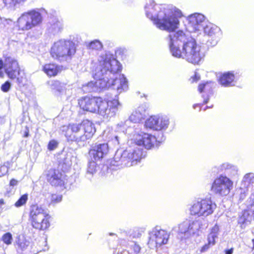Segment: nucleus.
I'll return each mask as SVG.
<instances>
[{"instance_id": "nucleus-1", "label": "nucleus", "mask_w": 254, "mask_h": 254, "mask_svg": "<svg viewBox=\"0 0 254 254\" xmlns=\"http://www.w3.org/2000/svg\"><path fill=\"white\" fill-rule=\"evenodd\" d=\"M169 45L173 56L183 58L189 63L196 64L200 61V47L195 40L183 31H179L169 36Z\"/></svg>"}, {"instance_id": "nucleus-2", "label": "nucleus", "mask_w": 254, "mask_h": 254, "mask_svg": "<svg viewBox=\"0 0 254 254\" xmlns=\"http://www.w3.org/2000/svg\"><path fill=\"white\" fill-rule=\"evenodd\" d=\"M79 105L84 111L97 113L105 119L116 116L122 104L118 99L110 100L103 99L101 97H85L79 100Z\"/></svg>"}, {"instance_id": "nucleus-3", "label": "nucleus", "mask_w": 254, "mask_h": 254, "mask_svg": "<svg viewBox=\"0 0 254 254\" xmlns=\"http://www.w3.org/2000/svg\"><path fill=\"white\" fill-rule=\"evenodd\" d=\"M98 61L99 64L94 75L97 90L110 88L109 82L111 75L114 76L116 72L121 70L120 63L111 54L102 55L99 57Z\"/></svg>"}, {"instance_id": "nucleus-4", "label": "nucleus", "mask_w": 254, "mask_h": 254, "mask_svg": "<svg viewBox=\"0 0 254 254\" xmlns=\"http://www.w3.org/2000/svg\"><path fill=\"white\" fill-rule=\"evenodd\" d=\"M62 131L69 141L77 143L85 142L90 139L96 131L94 124L88 120L80 124H70L67 127L63 126Z\"/></svg>"}, {"instance_id": "nucleus-5", "label": "nucleus", "mask_w": 254, "mask_h": 254, "mask_svg": "<svg viewBox=\"0 0 254 254\" xmlns=\"http://www.w3.org/2000/svg\"><path fill=\"white\" fill-rule=\"evenodd\" d=\"M158 14H149L150 17L157 16V21L155 23L156 26L161 30H164L174 33V31L178 28L179 21L177 17L181 16V11L173 6H164ZM147 12H149L147 11ZM171 33L170 34V35Z\"/></svg>"}, {"instance_id": "nucleus-6", "label": "nucleus", "mask_w": 254, "mask_h": 254, "mask_svg": "<svg viewBox=\"0 0 254 254\" xmlns=\"http://www.w3.org/2000/svg\"><path fill=\"white\" fill-rule=\"evenodd\" d=\"M50 216L46 209L37 204L31 206L29 220L32 226L39 230H44L50 226Z\"/></svg>"}, {"instance_id": "nucleus-7", "label": "nucleus", "mask_w": 254, "mask_h": 254, "mask_svg": "<svg viewBox=\"0 0 254 254\" xmlns=\"http://www.w3.org/2000/svg\"><path fill=\"white\" fill-rule=\"evenodd\" d=\"M75 53L74 43L68 40H60L55 42L51 49L52 57L61 61L70 59Z\"/></svg>"}, {"instance_id": "nucleus-8", "label": "nucleus", "mask_w": 254, "mask_h": 254, "mask_svg": "<svg viewBox=\"0 0 254 254\" xmlns=\"http://www.w3.org/2000/svg\"><path fill=\"white\" fill-rule=\"evenodd\" d=\"M43 20L41 13L33 9L22 13L17 20L19 30L28 31L40 25Z\"/></svg>"}, {"instance_id": "nucleus-9", "label": "nucleus", "mask_w": 254, "mask_h": 254, "mask_svg": "<svg viewBox=\"0 0 254 254\" xmlns=\"http://www.w3.org/2000/svg\"><path fill=\"white\" fill-rule=\"evenodd\" d=\"M142 156V150L138 147H135L133 149L128 148L124 150L123 152L118 151L114 156V161L117 163L114 164L116 166H129V162H131V164L134 161L139 160Z\"/></svg>"}, {"instance_id": "nucleus-10", "label": "nucleus", "mask_w": 254, "mask_h": 254, "mask_svg": "<svg viewBox=\"0 0 254 254\" xmlns=\"http://www.w3.org/2000/svg\"><path fill=\"white\" fill-rule=\"evenodd\" d=\"M216 205L210 199L206 198L195 201L190 210L191 215L198 217H207L213 213Z\"/></svg>"}, {"instance_id": "nucleus-11", "label": "nucleus", "mask_w": 254, "mask_h": 254, "mask_svg": "<svg viewBox=\"0 0 254 254\" xmlns=\"http://www.w3.org/2000/svg\"><path fill=\"white\" fill-rule=\"evenodd\" d=\"M120 136L118 135L110 133L108 135V143L96 144L92 147L89 151V154L94 159L99 160L106 156L109 151V145L116 146L120 143Z\"/></svg>"}, {"instance_id": "nucleus-12", "label": "nucleus", "mask_w": 254, "mask_h": 254, "mask_svg": "<svg viewBox=\"0 0 254 254\" xmlns=\"http://www.w3.org/2000/svg\"><path fill=\"white\" fill-rule=\"evenodd\" d=\"M206 220L200 219L195 221L186 220L181 223L178 227V232L189 237L195 234L198 235V232L207 227Z\"/></svg>"}, {"instance_id": "nucleus-13", "label": "nucleus", "mask_w": 254, "mask_h": 254, "mask_svg": "<svg viewBox=\"0 0 254 254\" xmlns=\"http://www.w3.org/2000/svg\"><path fill=\"white\" fill-rule=\"evenodd\" d=\"M146 106L145 105L139 106L132 114L130 116L129 120H127L124 123L121 122L118 124L119 130L122 131L125 134H129L132 128L129 125L131 122L137 123L143 119L146 116Z\"/></svg>"}, {"instance_id": "nucleus-14", "label": "nucleus", "mask_w": 254, "mask_h": 254, "mask_svg": "<svg viewBox=\"0 0 254 254\" xmlns=\"http://www.w3.org/2000/svg\"><path fill=\"white\" fill-rule=\"evenodd\" d=\"M5 72L12 79H16L18 84H23V76L20 75V69L16 60L11 57L5 59L4 64Z\"/></svg>"}, {"instance_id": "nucleus-15", "label": "nucleus", "mask_w": 254, "mask_h": 254, "mask_svg": "<svg viewBox=\"0 0 254 254\" xmlns=\"http://www.w3.org/2000/svg\"><path fill=\"white\" fill-rule=\"evenodd\" d=\"M233 187V182L228 177L220 176L214 181L211 190L215 193L225 196L228 194Z\"/></svg>"}, {"instance_id": "nucleus-16", "label": "nucleus", "mask_w": 254, "mask_h": 254, "mask_svg": "<svg viewBox=\"0 0 254 254\" xmlns=\"http://www.w3.org/2000/svg\"><path fill=\"white\" fill-rule=\"evenodd\" d=\"M131 139L138 146H143L147 149H152L157 145L155 136L142 131H135Z\"/></svg>"}, {"instance_id": "nucleus-17", "label": "nucleus", "mask_w": 254, "mask_h": 254, "mask_svg": "<svg viewBox=\"0 0 254 254\" xmlns=\"http://www.w3.org/2000/svg\"><path fill=\"white\" fill-rule=\"evenodd\" d=\"M148 244L151 247H160L166 244L169 238V234L159 227L154 228L149 234Z\"/></svg>"}, {"instance_id": "nucleus-18", "label": "nucleus", "mask_w": 254, "mask_h": 254, "mask_svg": "<svg viewBox=\"0 0 254 254\" xmlns=\"http://www.w3.org/2000/svg\"><path fill=\"white\" fill-rule=\"evenodd\" d=\"M169 125V121L167 117L153 116L145 121L144 126L146 128L159 131L166 130Z\"/></svg>"}, {"instance_id": "nucleus-19", "label": "nucleus", "mask_w": 254, "mask_h": 254, "mask_svg": "<svg viewBox=\"0 0 254 254\" xmlns=\"http://www.w3.org/2000/svg\"><path fill=\"white\" fill-rule=\"evenodd\" d=\"M119 71L116 72L111 78L109 82V86L114 89H116L119 93L127 91L128 89V82L124 74H118Z\"/></svg>"}, {"instance_id": "nucleus-20", "label": "nucleus", "mask_w": 254, "mask_h": 254, "mask_svg": "<svg viewBox=\"0 0 254 254\" xmlns=\"http://www.w3.org/2000/svg\"><path fill=\"white\" fill-rule=\"evenodd\" d=\"M189 27L193 32L199 31L207 25L205 16L200 13H195L189 17Z\"/></svg>"}, {"instance_id": "nucleus-21", "label": "nucleus", "mask_w": 254, "mask_h": 254, "mask_svg": "<svg viewBox=\"0 0 254 254\" xmlns=\"http://www.w3.org/2000/svg\"><path fill=\"white\" fill-rule=\"evenodd\" d=\"M252 220H254V205H252L251 209L245 210L239 217L238 222L242 229H245L249 225Z\"/></svg>"}, {"instance_id": "nucleus-22", "label": "nucleus", "mask_w": 254, "mask_h": 254, "mask_svg": "<svg viewBox=\"0 0 254 254\" xmlns=\"http://www.w3.org/2000/svg\"><path fill=\"white\" fill-rule=\"evenodd\" d=\"M47 178L48 182L52 186H62L64 185L62 175L59 170L50 169L48 171Z\"/></svg>"}, {"instance_id": "nucleus-23", "label": "nucleus", "mask_w": 254, "mask_h": 254, "mask_svg": "<svg viewBox=\"0 0 254 254\" xmlns=\"http://www.w3.org/2000/svg\"><path fill=\"white\" fill-rule=\"evenodd\" d=\"M202 30L205 35L213 39H217L221 35L220 29L211 23L207 24Z\"/></svg>"}, {"instance_id": "nucleus-24", "label": "nucleus", "mask_w": 254, "mask_h": 254, "mask_svg": "<svg viewBox=\"0 0 254 254\" xmlns=\"http://www.w3.org/2000/svg\"><path fill=\"white\" fill-rule=\"evenodd\" d=\"M165 5H162L160 6V5L156 4L154 3L153 1H150L149 4H147V5L145 7V11H146V14L148 18L151 19L152 20H153L154 21V23L157 21V16H155V17H150L147 15V11H149L148 13H149V14H155L156 13L157 14H158L159 12L161 10H162V8Z\"/></svg>"}, {"instance_id": "nucleus-25", "label": "nucleus", "mask_w": 254, "mask_h": 254, "mask_svg": "<svg viewBox=\"0 0 254 254\" xmlns=\"http://www.w3.org/2000/svg\"><path fill=\"white\" fill-rule=\"evenodd\" d=\"M219 82L221 85L225 87L234 86L235 85L234 74L230 72L224 73L219 77Z\"/></svg>"}, {"instance_id": "nucleus-26", "label": "nucleus", "mask_w": 254, "mask_h": 254, "mask_svg": "<svg viewBox=\"0 0 254 254\" xmlns=\"http://www.w3.org/2000/svg\"><path fill=\"white\" fill-rule=\"evenodd\" d=\"M220 170L221 171H224L226 174L231 177L236 176L238 171L237 166L228 163H224L221 165Z\"/></svg>"}, {"instance_id": "nucleus-27", "label": "nucleus", "mask_w": 254, "mask_h": 254, "mask_svg": "<svg viewBox=\"0 0 254 254\" xmlns=\"http://www.w3.org/2000/svg\"><path fill=\"white\" fill-rule=\"evenodd\" d=\"M44 71L49 76H54L56 75L61 70L60 66L55 64H46L43 67Z\"/></svg>"}, {"instance_id": "nucleus-28", "label": "nucleus", "mask_w": 254, "mask_h": 254, "mask_svg": "<svg viewBox=\"0 0 254 254\" xmlns=\"http://www.w3.org/2000/svg\"><path fill=\"white\" fill-rule=\"evenodd\" d=\"M30 243L23 236H19L16 241L17 249L18 252H23L28 249Z\"/></svg>"}, {"instance_id": "nucleus-29", "label": "nucleus", "mask_w": 254, "mask_h": 254, "mask_svg": "<svg viewBox=\"0 0 254 254\" xmlns=\"http://www.w3.org/2000/svg\"><path fill=\"white\" fill-rule=\"evenodd\" d=\"M26 0H2L4 6L8 9L15 10L19 5Z\"/></svg>"}, {"instance_id": "nucleus-30", "label": "nucleus", "mask_w": 254, "mask_h": 254, "mask_svg": "<svg viewBox=\"0 0 254 254\" xmlns=\"http://www.w3.org/2000/svg\"><path fill=\"white\" fill-rule=\"evenodd\" d=\"M219 232V227L215 225L211 230L207 237L208 243L213 246L215 244V239L217 238Z\"/></svg>"}, {"instance_id": "nucleus-31", "label": "nucleus", "mask_w": 254, "mask_h": 254, "mask_svg": "<svg viewBox=\"0 0 254 254\" xmlns=\"http://www.w3.org/2000/svg\"><path fill=\"white\" fill-rule=\"evenodd\" d=\"M52 90L59 93L64 92L65 89V85L58 80H53L50 84Z\"/></svg>"}, {"instance_id": "nucleus-32", "label": "nucleus", "mask_w": 254, "mask_h": 254, "mask_svg": "<svg viewBox=\"0 0 254 254\" xmlns=\"http://www.w3.org/2000/svg\"><path fill=\"white\" fill-rule=\"evenodd\" d=\"M97 164L94 161H90L88 163L85 176L90 179L93 175L96 172Z\"/></svg>"}, {"instance_id": "nucleus-33", "label": "nucleus", "mask_w": 254, "mask_h": 254, "mask_svg": "<svg viewBox=\"0 0 254 254\" xmlns=\"http://www.w3.org/2000/svg\"><path fill=\"white\" fill-rule=\"evenodd\" d=\"M254 183V173H249L246 174L243 177L241 184L242 186L249 187Z\"/></svg>"}, {"instance_id": "nucleus-34", "label": "nucleus", "mask_w": 254, "mask_h": 254, "mask_svg": "<svg viewBox=\"0 0 254 254\" xmlns=\"http://www.w3.org/2000/svg\"><path fill=\"white\" fill-rule=\"evenodd\" d=\"M249 188L246 186H242L241 184L240 188L237 190L239 194V199L241 200L245 199L248 192Z\"/></svg>"}, {"instance_id": "nucleus-35", "label": "nucleus", "mask_w": 254, "mask_h": 254, "mask_svg": "<svg viewBox=\"0 0 254 254\" xmlns=\"http://www.w3.org/2000/svg\"><path fill=\"white\" fill-rule=\"evenodd\" d=\"M213 85L214 83L211 81L206 82L205 83L200 84L198 86V91L200 93L204 91H209Z\"/></svg>"}, {"instance_id": "nucleus-36", "label": "nucleus", "mask_w": 254, "mask_h": 254, "mask_svg": "<svg viewBox=\"0 0 254 254\" xmlns=\"http://www.w3.org/2000/svg\"><path fill=\"white\" fill-rule=\"evenodd\" d=\"M1 239L6 245H10L13 240L12 234L9 232L6 233L2 236Z\"/></svg>"}, {"instance_id": "nucleus-37", "label": "nucleus", "mask_w": 254, "mask_h": 254, "mask_svg": "<svg viewBox=\"0 0 254 254\" xmlns=\"http://www.w3.org/2000/svg\"><path fill=\"white\" fill-rule=\"evenodd\" d=\"M88 47L89 49L98 50L102 48V45L99 41L96 40L90 42Z\"/></svg>"}, {"instance_id": "nucleus-38", "label": "nucleus", "mask_w": 254, "mask_h": 254, "mask_svg": "<svg viewBox=\"0 0 254 254\" xmlns=\"http://www.w3.org/2000/svg\"><path fill=\"white\" fill-rule=\"evenodd\" d=\"M28 199V195L26 194L22 195L19 199L15 202V206L17 207H20L24 205Z\"/></svg>"}, {"instance_id": "nucleus-39", "label": "nucleus", "mask_w": 254, "mask_h": 254, "mask_svg": "<svg viewBox=\"0 0 254 254\" xmlns=\"http://www.w3.org/2000/svg\"><path fill=\"white\" fill-rule=\"evenodd\" d=\"M144 232V229L143 228H135L132 232L130 234V236H131L133 238H139L142 233Z\"/></svg>"}, {"instance_id": "nucleus-40", "label": "nucleus", "mask_w": 254, "mask_h": 254, "mask_svg": "<svg viewBox=\"0 0 254 254\" xmlns=\"http://www.w3.org/2000/svg\"><path fill=\"white\" fill-rule=\"evenodd\" d=\"M84 87H87L88 88L87 92H93V91H96L97 90V87L95 86V80L93 81H92L84 86Z\"/></svg>"}, {"instance_id": "nucleus-41", "label": "nucleus", "mask_w": 254, "mask_h": 254, "mask_svg": "<svg viewBox=\"0 0 254 254\" xmlns=\"http://www.w3.org/2000/svg\"><path fill=\"white\" fill-rule=\"evenodd\" d=\"M61 28V24L60 22L57 21L56 23H54L51 25L50 29L51 30V32L53 33H56L59 32Z\"/></svg>"}, {"instance_id": "nucleus-42", "label": "nucleus", "mask_w": 254, "mask_h": 254, "mask_svg": "<svg viewBox=\"0 0 254 254\" xmlns=\"http://www.w3.org/2000/svg\"><path fill=\"white\" fill-rule=\"evenodd\" d=\"M62 199V196L61 195L52 194L51 195V202L54 203H56L61 201Z\"/></svg>"}, {"instance_id": "nucleus-43", "label": "nucleus", "mask_w": 254, "mask_h": 254, "mask_svg": "<svg viewBox=\"0 0 254 254\" xmlns=\"http://www.w3.org/2000/svg\"><path fill=\"white\" fill-rule=\"evenodd\" d=\"M211 246H212V245L207 243L202 246L199 250H197L196 252L198 254H201V253L206 252Z\"/></svg>"}, {"instance_id": "nucleus-44", "label": "nucleus", "mask_w": 254, "mask_h": 254, "mask_svg": "<svg viewBox=\"0 0 254 254\" xmlns=\"http://www.w3.org/2000/svg\"><path fill=\"white\" fill-rule=\"evenodd\" d=\"M11 87V83L9 81H6L1 85V89L3 92H7Z\"/></svg>"}, {"instance_id": "nucleus-45", "label": "nucleus", "mask_w": 254, "mask_h": 254, "mask_svg": "<svg viewBox=\"0 0 254 254\" xmlns=\"http://www.w3.org/2000/svg\"><path fill=\"white\" fill-rule=\"evenodd\" d=\"M57 146H58V142L55 140H52L50 141L49 143L48 149L50 150H54L55 149H56L57 148Z\"/></svg>"}, {"instance_id": "nucleus-46", "label": "nucleus", "mask_w": 254, "mask_h": 254, "mask_svg": "<svg viewBox=\"0 0 254 254\" xmlns=\"http://www.w3.org/2000/svg\"><path fill=\"white\" fill-rule=\"evenodd\" d=\"M130 246L135 254H139L141 248L138 244L133 243Z\"/></svg>"}, {"instance_id": "nucleus-47", "label": "nucleus", "mask_w": 254, "mask_h": 254, "mask_svg": "<svg viewBox=\"0 0 254 254\" xmlns=\"http://www.w3.org/2000/svg\"><path fill=\"white\" fill-rule=\"evenodd\" d=\"M0 171L2 172V175H4L8 172V168L6 166L3 165L0 167Z\"/></svg>"}, {"instance_id": "nucleus-48", "label": "nucleus", "mask_w": 254, "mask_h": 254, "mask_svg": "<svg viewBox=\"0 0 254 254\" xmlns=\"http://www.w3.org/2000/svg\"><path fill=\"white\" fill-rule=\"evenodd\" d=\"M192 82L197 81L200 79V76L195 72L193 77H192Z\"/></svg>"}, {"instance_id": "nucleus-49", "label": "nucleus", "mask_w": 254, "mask_h": 254, "mask_svg": "<svg viewBox=\"0 0 254 254\" xmlns=\"http://www.w3.org/2000/svg\"><path fill=\"white\" fill-rule=\"evenodd\" d=\"M18 181L15 179H12L10 180L9 185L10 186H15L17 185Z\"/></svg>"}, {"instance_id": "nucleus-50", "label": "nucleus", "mask_w": 254, "mask_h": 254, "mask_svg": "<svg viewBox=\"0 0 254 254\" xmlns=\"http://www.w3.org/2000/svg\"><path fill=\"white\" fill-rule=\"evenodd\" d=\"M233 252V249L231 248L230 249L227 250L225 251L226 254H232Z\"/></svg>"}, {"instance_id": "nucleus-51", "label": "nucleus", "mask_w": 254, "mask_h": 254, "mask_svg": "<svg viewBox=\"0 0 254 254\" xmlns=\"http://www.w3.org/2000/svg\"><path fill=\"white\" fill-rule=\"evenodd\" d=\"M4 63H3L1 60H0V70L3 67L4 68Z\"/></svg>"}, {"instance_id": "nucleus-52", "label": "nucleus", "mask_w": 254, "mask_h": 254, "mask_svg": "<svg viewBox=\"0 0 254 254\" xmlns=\"http://www.w3.org/2000/svg\"><path fill=\"white\" fill-rule=\"evenodd\" d=\"M29 136V130L27 129L26 131H25L24 137H27Z\"/></svg>"}, {"instance_id": "nucleus-53", "label": "nucleus", "mask_w": 254, "mask_h": 254, "mask_svg": "<svg viewBox=\"0 0 254 254\" xmlns=\"http://www.w3.org/2000/svg\"><path fill=\"white\" fill-rule=\"evenodd\" d=\"M4 204V200L3 199H0V206Z\"/></svg>"}, {"instance_id": "nucleus-54", "label": "nucleus", "mask_w": 254, "mask_h": 254, "mask_svg": "<svg viewBox=\"0 0 254 254\" xmlns=\"http://www.w3.org/2000/svg\"><path fill=\"white\" fill-rule=\"evenodd\" d=\"M128 253L127 251H125L123 252L121 254H128Z\"/></svg>"}, {"instance_id": "nucleus-55", "label": "nucleus", "mask_w": 254, "mask_h": 254, "mask_svg": "<svg viewBox=\"0 0 254 254\" xmlns=\"http://www.w3.org/2000/svg\"><path fill=\"white\" fill-rule=\"evenodd\" d=\"M3 76V73L1 71H0V77H2Z\"/></svg>"}, {"instance_id": "nucleus-56", "label": "nucleus", "mask_w": 254, "mask_h": 254, "mask_svg": "<svg viewBox=\"0 0 254 254\" xmlns=\"http://www.w3.org/2000/svg\"><path fill=\"white\" fill-rule=\"evenodd\" d=\"M110 236H114L115 237V238L117 237V235L115 234H114V233H110Z\"/></svg>"}, {"instance_id": "nucleus-57", "label": "nucleus", "mask_w": 254, "mask_h": 254, "mask_svg": "<svg viewBox=\"0 0 254 254\" xmlns=\"http://www.w3.org/2000/svg\"><path fill=\"white\" fill-rule=\"evenodd\" d=\"M208 99H204V103L205 104H206V103L208 102Z\"/></svg>"}, {"instance_id": "nucleus-58", "label": "nucleus", "mask_w": 254, "mask_h": 254, "mask_svg": "<svg viewBox=\"0 0 254 254\" xmlns=\"http://www.w3.org/2000/svg\"><path fill=\"white\" fill-rule=\"evenodd\" d=\"M198 105H197V104L194 105L193 106V108L194 109H195V107H196V106H197Z\"/></svg>"}, {"instance_id": "nucleus-59", "label": "nucleus", "mask_w": 254, "mask_h": 254, "mask_svg": "<svg viewBox=\"0 0 254 254\" xmlns=\"http://www.w3.org/2000/svg\"><path fill=\"white\" fill-rule=\"evenodd\" d=\"M209 107L208 106H207L206 108H205L203 110L205 111L206 110V108H208Z\"/></svg>"}]
</instances>
